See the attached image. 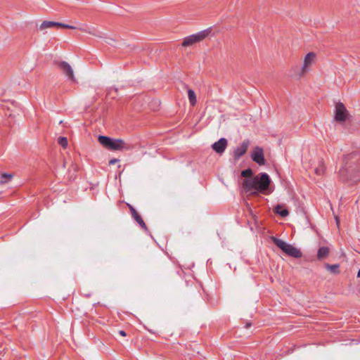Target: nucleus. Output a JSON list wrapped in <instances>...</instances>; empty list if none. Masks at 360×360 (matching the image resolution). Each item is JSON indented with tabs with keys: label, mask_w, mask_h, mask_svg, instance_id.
Wrapping results in <instances>:
<instances>
[{
	"label": "nucleus",
	"mask_w": 360,
	"mask_h": 360,
	"mask_svg": "<svg viewBox=\"0 0 360 360\" xmlns=\"http://www.w3.org/2000/svg\"><path fill=\"white\" fill-rule=\"evenodd\" d=\"M271 179L266 173H260L253 178L245 179L243 186L248 191L264 192L269 188Z\"/></svg>",
	"instance_id": "f257e3e1"
},
{
	"label": "nucleus",
	"mask_w": 360,
	"mask_h": 360,
	"mask_svg": "<svg viewBox=\"0 0 360 360\" xmlns=\"http://www.w3.org/2000/svg\"><path fill=\"white\" fill-rule=\"evenodd\" d=\"M271 240L277 247L281 249L288 255L294 258H300L302 257V252L298 248L274 236L271 238Z\"/></svg>",
	"instance_id": "f03ea898"
},
{
	"label": "nucleus",
	"mask_w": 360,
	"mask_h": 360,
	"mask_svg": "<svg viewBox=\"0 0 360 360\" xmlns=\"http://www.w3.org/2000/svg\"><path fill=\"white\" fill-rule=\"evenodd\" d=\"M316 58V54L314 52L308 53L303 61L301 67L296 66L293 68V75L301 77L309 70V67L313 64Z\"/></svg>",
	"instance_id": "7ed1b4c3"
},
{
	"label": "nucleus",
	"mask_w": 360,
	"mask_h": 360,
	"mask_svg": "<svg viewBox=\"0 0 360 360\" xmlns=\"http://www.w3.org/2000/svg\"><path fill=\"white\" fill-rule=\"evenodd\" d=\"M210 32V29H206L198 32L195 34H191L188 37L184 38V41L182 42L183 46H189L197 42H199L203 40L205 37H207Z\"/></svg>",
	"instance_id": "20e7f679"
},
{
	"label": "nucleus",
	"mask_w": 360,
	"mask_h": 360,
	"mask_svg": "<svg viewBox=\"0 0 360 360\" xmlns=\"http://www.w3.org/2000/svg\"><path fill=\"white\" fill-rule=\"evenodd\" d=\"M52 27H56L58 29V28H68V29H71V30L77 29L76 27L72 26V25H67V24L62 23V22H54V21H48V20H44V22H42V23L39 26V29L41 30H44L52 28Z\"/></svg>",
	"instance_id": "39448f33"
},
{
	"label": "nucleus",
	"mask_w": 360,
	"mask_h": 360,
	"mask_svg": "<svg viewBox=\"0 0 360 360\" xmlns=\"http://www.w3.org/2000/svg\"><path fill=\"white\" fill-rule=\"evenodd\" d=\"M133 148L132 145L127 143L124 141V140L117 139H112L110 147L109 150H129Z\"/></svg>",
	"instance_id": "423d86ee"
},
{
	"label": "nucleus",
	"mask_w": 360,
	"mask_h": 360,
	"mask_svg": "<svg viewBox=\"0 0 360 360\" xmlns=\"http://www.w3.org/2000/svg\"><path fill=\"white\" fill-rule=\"evenodd\" d=\"M250 141L248 140L243 141L238 146L236 147L233 152V158L238 160L248 150Z\"/></svg>",
	"instance_id": "0eeeda50"
},
{
	"label": "nucleus",
	"mask_w": 360,
	"mask_h": 360,
	"mask_svg": "<svg viewBox=\"0 0 360 360\" xmlns=\"http://www.w3.org/2000/svg\"><path fill=\"white\" fill-rule=\"evenodd\" d=\"M252 160L259 165H265V158L264 155V150L260 147H255L254 151L251 154Z\"/></svg>",
	"instance_id": "6e6552de"
},
{
	"label": "nucleus",
	"mask_w": 360,
	"mask_h": 360,
	"mask_svg": "<svg viewBox=\"0 0 360 360\" xmlns=\"http://www.w3.org/2000/svg\"><path fill=\"white\" fill-rule=\"evenodd\" d=\"M347 109L342 103H338L335 105V119L337 121H345L347 117Z\"/></svg>",
	"instance_id": "1a4fd4ad"
},
{
	"label": "nucleus",
	"mask_w": 360,
	"mask_h": 360,
	"mask_svg": "<svg viewBox=\"0 0 360 360\" xmlns=\"http://www.w3.org/2000/svg\"><path fill=\"white\" fill-rule=\"evenodd\" d=\"M58 66L69 79L75 82L73 70L68 63L61 61L58 63Z\"/></svg>",
	"instance_id": "9d476101"
},
{
	"label": "nucleus",
	"mask_w": 360,
	"mask_h": 360,
	"mask_svg": "<svg viewBox=\"0 0 360 360\" xmlns=\"http://www.w3.org/2000/svg\"><path fill=\"white\" fill-rule=\"evenodd\" d=\"M227 144V140L225 138H221L212 144V148L217 153L222 154L226 150Z\"/></svg>",
	"instance_id": "9b49d317"
},
{
	"label": "nucleus",
	"mask_w": 360,
	"mask_h": 360,
	"mask_svg": "<svg viewBox=\"0 0 360 360\" xmlns=\"http://www.w3.org/2000/svg\"><path fill=\"white\" fill-rule=\"evenodd\" d=\"M98 141L99 143L101 145H102L103 147H105V148H107L108 150L110 149L111 141H112L111 138H110L108 136L100 135L98 137Z\"/></svg>",
	"instance_id": "f8f14e48"
},
{
	"label": "nucleus",
	"mask_w": 360,
	"mask_h": 360,
	"mask_svg": "<svg viewBox=\"0 0 360 360\" xmlns=\"http://www.w3.org/2000/svg\"><path fill=\"white\" fill-rule=\"evenodd\" d=\"M274 212L281 216L282 217H285L289 214V212L288 210L283 207L281 205H277L274 207Z\"/></svg>",
	"instance_id": "ddd939ff"
},
{
	"label": "nucleus",
	"mask_w": 360,
	"mask_h": 360,
	"mask_svg": "<svg viewBox=\"0 0 360 360\" xmlns=\"http://www.w3.org/2000/svg\"><path fill=\"white\" fill-rule=\"evenodd\" d=\"M329 248L328 247H321L317 252V257L319 259H321L328 255Z\"/></svg>",
	"instance_id": "4468645a"
},
{
	"label": "nucleus",
	"mask_w": 360,
	"mask_h": 360,
	"mask_svg": "<svg viewBox=\"0 0 360 360\" xmlns=\"http://www.w3.org/2000/svg\"><path fill=\"white\" fill-rule=\"evenodd\" d=\"M326 269L329 270L332 274H338L340 273L339 268L340 265L338 264H326L325 265Z\"/></svg>",
	"instance_id": "2eb2a0df"
},
{
	"label": "nucleus",
	"mask_w": 360,
	"mask_h": 360,
	"mask_svg": "<svg viewBox=\"0 0 360 360\" xmlns=\"http://www.w3.org/2000/svg\"><path fill=\"white\" fill-rule=\"evenodd\" d=\"M132 217L143 229L146 231L148 230L146 224H145L144 221L143 220V219L141 218L139 213L133 216Z\"/></svg>",
	"instance_id": "dca6fc26"
},
{
	"label": "nucleus",
	"mask_w": 360,
	"mask_h": 360,
	"mask_svg": "<svg viewBox=\"0 0 360 360\" xmlns=\"http://www.w3.org/2000/svg\"><path fill=\"white\" fill-rule=\"evenodd\" d=\"M188 97L191 105H195L196 104V96L195 92L192 89H189L188 91Z\"/></svg>",
	"instance_id": "f3484780"
},
{
	"label": "nucleus",
	"mask_w": 360,
	"mask_h": 360,
	"mask_svg": "<svg viewBox=\"0 0 360 360\" xmlns=\"http://www.w3.org/2000/svg\"><path fill=\"white\" fill-rule=\"evenodd\" d=\"M13 175L8 173H3L1 176L0 184H4L11 180Z\"/></svg>",
	"instance_id": "a211bd4d"
},
{
	"label": "nucleus",
	"mask_w": 360,
	"mask_h": 360,
	"mask_svg": "<svg viewBox=\"0 0 360 360\" xmlns=\"http://www.w3.org/2000/svg\"><path fill=\"white\" fill-rule=\"evenodd\" d=\"M252 174H253V172L251 169H247L243 170L241 172V176L243 177H245V179L253 178Z\"/></svg>",
	"instance_id": "6ab92c4d"
},
{
	"label": "nucleus",
	"mask_w": 360,
	"mask_h": 360,
	"mask_svg": "<svg viewBox=\"0 0 360 360\" xmlns=\"http://www.w3.org/2000/svg\"><path fill=\"white\" fill-rule=\"evenodd\" d=\"M58 143L64 148L68 146V139L65 137H59Z\"/></svg>",
	"instance_id": "aec40b11"
},
{
	"label": "nucleus",
	"mask_w": 360,
	"mask_h": 360,
	"mask_svg": "<svg viewBox=\"0 0 360 360\" xmlns=\"http://www.w3.org/2000/svg\"><path fill=\"white\" fill-rule=\"evenodd\" d=\"M127 205L128 206L132 217L138 214L135 208L131 205L127 203Z\"/></svg>",
	"instance_id": "412c9836"
},
{
	"label": "nucleus",
	"mask_w": 360,
	"mask_h": 360,
	"mask_svg": "<svg viewBox=\"0 0 360 360\" xmlns=\"http://www.w3.org/2000/svg\"><path fill=\"white\" fill-rule=\"evenodd\" d=\"M105 41L111 45V46H116V41L115 39H112V38H105Z\"/></svg>",
	"instance_id": "4be33fe9"
},
{
	"label": "nucleus",
	"mask_w": 360,
	"mask_h": 360,
	"mask_svg": "<svg viewBox=\"0 0 360 360\" xmlns=\"http://www.w3.org/2000/svg\"><path fill=\"white\" fill-rule=\"evenodd\" d=\"M119 162V160L114 158V159H112V160H110L109 161V165H112L115 164V163H116V162Z\"/></svg>",
	"instance_id": "5701e85b"
},
{
	"label": "nucleus",
	"mask_w": 360,
	"mask_h": 360,
	"mask_svg": "<svg viewBox=\"0 0 360 360\" xmlns=\"http://www.w3.org/2000/svg\"><path fill=\"white\" fill-rule=\"evenodd\" d=\"M315 172L317 174L320 175L321 173H323V168H320V169L317 168L315 169Z\"/></svg>",
	"instance_id": "b1692460"
},
{
	"label": "nucleus",
	"mask_w": 360,
	"mask_h": 360,
	"mask_svg": "<svg viewBox=\"0 0 360 360\" xmlns=\"http://www.w3.org/2000/svg\"><path fill=\"white\" fill-rule=\"evenodd\" d=\"M119 334L123 337L127 336V333L124 330H119Z\"/></svg>",
	"instance_id": "393cba45"
},
{
	"label": "nucleus",
	"mask_w": 360,
	"mask_h": 360,
	"mask_svg": "<svg viewBox=\"0 0 360 360\" xmlns=\"http://www.w3.org/2000/svg\"><path fill=\"white\" fill-rule=\"evenodd\" d=\"M251 326H252V323H251L250 322H248V323H246V325H245V328H250Z\"/></svg>",
	"instance_id": "a878e982"
},
{
	"label": "nucleus",
	"mask_w": 360,
	"mask_h": 360,
	"mask_svg": "<svg viewBox=\"0 0 360 360\" xmlns=\"http://www.w3.org/2000/svg\"><path fill=\"white\" fill-rule=\"evenodd\" d=\"M90 33H91V34H92V32H90ZM93 35H96V34H95V33H93Z\"/></svg>",
	"instance_id": "bb28decb"
}]
</instances>
